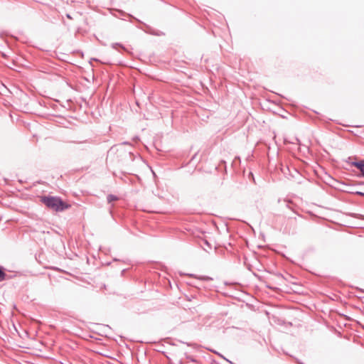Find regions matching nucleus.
Here are the masks:
<instances>
[{"instance_id":"obj_1","label":"nucleus","mask_w":364,"mask_h":364,"mask_svg":"<svg viewBox=\"0 0 364 364\" xmlns=\"http://www.w3.org/2000/svg\"><path fill=\"white\" fill-rule=\"evenodd\" d=\"M41 202L48 208L56 212L64 211L70 207V205L57 196H43L41 198Z\"/></svg>"},{"instance_id":"obj_2","label":"nucleus","mask_w":364,"mask_h":364,"mask_svg":"<svg viewBox=\"0 0 364 364\" xmlns=\"http://www.w3.org/2000/svg\"><path fill=\"white\" fill-rule=\"evenodd\" d=\"M351 164L359 169L362 176L364 177V160L360 161H353Z\"/></svg>"},{"instance_id":"obj_3","label":"nucleus","mask_w":364,"mask_h":364,"mask_svg":"<svg viewBox=\"0 0 364 364\" xmlns=\"http://www.w3.org/2000/svg\"><path fill=\"white\" fill-rule=\"evenodd\" d=\"M6 279V274L4 272V268L0 266V282L4 281Z\"/></svg>"},{"instance_id":"obj_4","label":"nucleus","mask_w":364,"mask_h":364,"mask_svg":"<svg viewBox=\"0 0 364 364\" xmlns=\"http://www.w3.org/2000/svg\"><path fill=\"white\" fill-rule=\"evenodd\" d=\"M107 199L108 203H112L113 201L117 200L118 199V198L114 195L109 194L107 196Z\"/></svg>"},{"instance_id":"obj_5","label":"nucleus","mask_w":364,"mask_h":364,"mask_svg":"<svg viewBox=\"0 0 364 364\" xmlns=\"http://www.w3.org/2000/svg\"><path fill=\"white\" fill-rule=\"evenodd\" d=\"M112 46L114 49H116L117 46H119V47L122 48L123 49H124V48L121 44L117 43H113Z\"/></svg>"},{"instance_id":"obj_6","label":"nucleus","mask_w":364,"mask_h":364,"mask_svg":"<svg viewBox=\"0 0 364 364\" xmlns=\"http://www.w3.org/2000/svg\"><path fill=\"white\" fill-rule=\"evenodd\" d=\"M213 353L218 355L220 357L223 358V359L226 360L227 361H229L228 359H226L225 357H223L220 353H219L216 351H213Z\"/></svg>"},{"instance_id":"obj_7","label":"nucleus","mask_w":364,"mask_h":364,"mask_svg":"<svg viewBox=\"0 0 364 364\" xmlns=\"http://www.w3.org/2000/svg\"><path fill=\"white\" fill-rule=\"evenodd\" d=\"M356 194H357V195H358V196H364V193L360 192V191H357V192H356Z\"/></svg>"},{"instance_id":"obj_8","label":"nucleus","mask_w":364,"mask_h":364,"mask_svg":"<svg viewBox=\"0 0 364 364\" xmlns=\"http://www.w3.org/2000/svg\"><path fill=\"white\" fill-rule=\"evenodd\" d=\"M202 279H204V280H211L212 279L210 278L209 277H203Z\"/></svg>"},{"instance_id":"obj_9","label":"nucleus","mask_w":364,"mask_h":364,"mask_svg":"<svg viewBox=\"0 0 364 364\" xmlns=\"http://www.w3.org/2000/svg\"><path fill=\"white\" fill-rule=\"evenodd\" d=\"M66 17H67L68 18H70V19H72V18H72V16H71L69 14H66Z\"/></svg>"}]
</instances>
